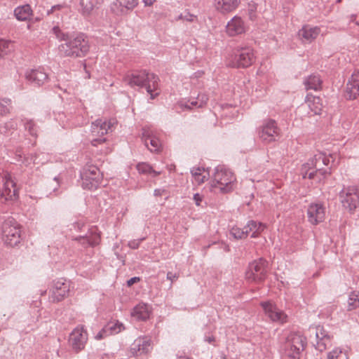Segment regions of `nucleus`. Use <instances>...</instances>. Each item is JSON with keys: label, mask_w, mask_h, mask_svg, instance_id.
I'll return each instance as SVG.
<instances>
[{"label": "nucleus", "mask_w": 359, "mask_h": 359, "mask_svg": "<svg viewBox=\"0 0 359 359\" xmlns=\"http://www.w3.org/2000/svg\"><path fill=\"white\" fill-rule=\"evenodd\" d=\"M330 166L334 164V157L332 154L327 156L325 153L318 152L309 161L302 165L301 175L304 179L309 178L317 182H320L327 174L324 165Z\"/></svg>", "instance_id": "obj_1"}, {"label": "nucleus", "mask_w": 359, "mask_h": 359, "mask_svg": "<svg viewBox=\"0 0 359 359\" xmlns=\"http://www.w3.org/2000/svg\"><path fill=\"white\" fill-rule=\"evenodd\" d=\"M236 182L234 174L224 165H218L210 182V189L216 194H226L233 190Z\"/></svg>", "instance_id": "obj_2"}, {"label": "nucleus", "mask_w": 359, "mask_h": 359, "mask_svg": "<svg viewBox=\"0 0 359 359\" xmlns=\"http://www.w3.org/2000/svg\"><path fill=\"white\" fill-rule=\"evenodd\" d=\"M123 80L130 87L144 88L151 100L157 96V79L153 73L145 71L131 72L126 74Z\"/></svg>", "instance_id": "obj_3"}, {"label": "nucleus", "mask_w": 359, "mask_h": 359, "mask_svg": "<svg viewBox=\"0 0 359 359\" xmlns=\"http://www.w3.org/2000/svg\"><path fill=\"white\" fill-rule=\"evenodd\" d=\"M67 41L65 43H62L59 50L61 54L70 57H83L90 50V45L88 38L81 34L69 39L63 37Z\"/></svg>", "instance_id": "obj_4"}, {"label": "nucleus", "mask_w": 359, "mask_h": 359, "mask_svg": "<svg viewBox=\"0 0 359 359\" xmlns=\"http://www.w3.org/2000/svg\"><path fill=\"white\" fill-rule=\"evenodd\" d=\"M306 344V338L299 333H292L287 337L284 355L290 359H299L301 352Z\"/></svg>", "instance_id": "obj_5"}, {"label": "nucleus", "mask_w": 359, "mask_h": 359, "mask_svg": "<svg viewBox=\"0 0 359 359\" xmlns=\"http://www.w3.org/2000/svg\"><path fill=\"white\" fill-rule=\"evenodd\" d=\"M116 123V122L114 119H100L93 122L91 126V133L93 136L91 139L92 144L96 147L100 144L104 143L106 141L105 138L97 137H102L109 131H111Z\"/></svg>", "instance_id": "obj_6"}, {"label": "nucleus", "mask_w": 359, "mask_h": 359, "mask_svg": "<svg viewBox=\"0 0 359 359\" xmlns=\"http://www.w3.org/2000/svg\"><path fill=\"white\" fill-rule=\"evenodd\" d=\"M267 262L263 259L250 263L245 272L248 281L259 283L265 280L267 273Z\"/></svg>", "instance_id": "obj_7"}, {"label": "nucleus", "mask_w": 359, "mask_h": 359, "mask_svg": "<svg viewBox=\"0 0 359 359\" xmlns=\"http://www.w3.org/2000/svg\"><path fill=\"white\" fill-rule=\"evenodd\" d=\"M102 179V174L95 165L85 168L81 173L82 187L86 189H96L101 184Z\"/></svg>", "instance_id": "obj_8"}, {"label": "nucleus", "mask_w": 359, "mask_h": 359, "mask_svg": "<svg viewBox=\"0 0 359 359\" xmlns=\"http://www.w3.org/2000/svg\"><path fill=\"white\" fill-rule=\"evenodd\" d=\"M233 54L234 58L230 64L233 67L246 68L255 61L254 50L250 47H238Z\"/></svg>", "instance_id": "obj_9"}, {"label": "nucleus", "mask_w": 359, "mask_h": 359, "mask_svg": "<svg viewBox=\"0 0 359 359\" xmlns=\"http://www.w3.org/2000/svg\"><path fill=\"white\" fill-rule=\"evenodd\" d=\"M2 241L8 246H16L20 242V229L17 222L6 221L2 225Z\"/></svg>", "instance_id": "obj_10"}, {"label": "nucleus", "mask_w": 359, "mask_h": 359, "mask_svg": "<svg viewBox=\"0 0 359 359\" xmlns=\"http://www.w3.org/2000/svg\"><path fill=\"white\" fill-rule=\"evenodd\" d=\"M259 137L264 143H271L276 141L280 135V129L276 121L267 119L264 121L259 128Z\"/></svg>", "instance_id": "obj_11"}, {"label": "nucleus", "mask_w": 359, "mask_h": 359, "mask_svg": "<svg viewBox=\"0 0 359 359\" xmlns=\"http://www.w3.org/2000/svg\"><path fill=\"white\" fill-rule=\"evenodd\" d=\"M341 203L350 212L354 211L359 205V196L355 187L344 188L339 193Z\"/></svg>", "instance_id": "obj_12"}, {"label": "nucleus", "mask_w": 359, "mask_h": 359, "mask_svg": "<svg viewBox=\"0 0 359 359\" xmlns=\"http://www.w3.org/2000/svg\"><path fill=\"white\" fill-rule=\"evenodd\" d=\"M70 292V282L64 278H60L53 282L50 290V299L53 302H59L67 297Z\"/></svg>", "instance_id": "obj_13"}, {"label": "nucleus", "mask_w": 359, "mask_h": 359, "mask_svg": "<svg viewBox=\"0 0 359 359\" xmlns=\"http://www.w3.org/2000/svg\"><path fill=\"white\" fill-rule=\"evenodd\" d=\"M18 198V190L11 175L6 173L3 177V186L0 189V200L1 201H13Z\"/></svg>", "instance_id": "obj_14"}, {"label": "nucleus", "mask_w": 359, "mask_h": 359, "mask_svg": "<svg viewBox=\"0 0 359 359\" xmlns=\"http://www.w3.org/2000/svg\"><path fill=\"white\" fill-rule=\"evenodd\" d=\"M88 341V333L83 326H77L71 332L69 343L71 347L76 352L84 348Z\"/></svg>", "instance_id": "obj_15"}, {"label": "nucleus", "mask_w": 359, "mask_h": 359, "mask_svg": "<svg viewBox=\"0 0 359 359\" xmlns=\"http://www.w3.org/2000/svg\"><path fill=\"white\" fill-rule=\"evenodd\" d=\"M153 348L151 339L147 337H138L130 345L129 352L135 357L142 356Z\"/></svg>", "instance_id": "obj_16"}, {"label": "nucleus", "mask_w": 359, "mask_h": 359, "mask_svg": "<svg viewBox=\"0 0 359 359\" xmlns=\"http://www.w3.org/2000/svg\"><path fill=\"white\" fill-rule=\"evenodd\" d=\"M326 210L320 203H313L309 205L307 209L308 221L313 225H317L324 221Z\"/></svg>", "instance_id": "obj_17"}, {"label": "nucleus", "mask_w": 359, "mask_h": 359, "mask_svg": "<svg viewBox=\"0 0 359 359\" xmlns=\"http://www.w3.org/2000/svg\"><path fill=\"white\" fill-rule=\"evenodd\" d=\"M265 314L273 322H277L283 324L287 322V316L271 302H264L261 303Z\"/></svg>", "instance_id": "obj_18"}, {"label": "nucleus", "mask_w": 359, "mask_h": 359, "mask_svg": "<svg viewBox=\"0 0 359 359\" xmlns=\"http://www.w3.org/2000/svg\"><path fill=\"white\" fill-rule=\"evenodd\" d=\"M246 27L241 17L235 15L226 24L225 32L229 36H236L245 33Z\"/></svg>", "instance_id": "obj_19"}, {"label": "nucleus", "mask_w": 359, "mask_h": 359, "mask_svg": "<svg viewBox=\"0 0 359 359\" xmlns=\"http://www.w3.org/2000/svg\"><path fill=\"white\" fill-rule=\"evenodd\" d=\"M137 5V0H115L111 6V11L117 15L126 14Z\"/></svg>", "instance_id": "obj_20"}, {"label": "nucleus", "mask_w": 359, "mask_h": 359, "mask_svg": "<svg viewBox=\"0 0 359 359\" xmlns=\"http://www.w3.org/2000/svg\"><path fill=\"white\" fill-rule=\"evenodd\" d=\"M346 95L349 100H355L359 95V70L355 71L348 79Z\"/></svg>", "instance_id": "obj_21"}, {"label": "nucleus", "mask_w": 359, "mask_h": 359, "mask_svg": "<svg viewBox=\"0 0 359 359\" xmlns=\"http://www.w3.org/2000/svg\"><path fill=\"white\" fill-rule=\"evenodd\" d=\"M316 348L320 352L325 351L332 344L330 337L322 326L318 325L316 327Z\"/></svg>", "instance_id": "obj_22"}, {"label": "nucleus", "mask_w": 359, "mask_h": 359, "mask_svg": "<svg viewBox=\"0 0 359 359\" xmlns=\"http://www.w3.org/2000/svg\"><path fill=\"white\" fill-rule=\"evenodd\" d=\"M320 33V27L317 26L313 27L309 25H306L299 30L298 35L303 42L311 43L318 37Z\"/></svg>", "instance_id": "obj_23"}, {"label": "nucleus", "mask_w": 359, "mask_h": 359, "mask_svg": "<svg viewBox=\"0 0 359 359\" xmlns=\"http://www.w3.org/2000/svg\"><path fill=\"white\" fill-rule=\"evenodd\" d=\"M241 3V0H214L213 6L218 12L226 14L235 11Z\"/></svg>", "instance_id": "obj_24"}, {"label": "nucleus", "mask_w": 359, "mask_h": 359, "mask_svg": "<svg viewBox=\"0 0 359 359\" xmlns=\"http://www.w3.org/2000/svg\"><path fill=\"white\" fill-rule=\"evenodd\" d=\"M306 104L310 111L309 116L320 114L323 109V103L319 97L308 94L305 100Z\"/></svg>", "instance_id": "obj_25"}, {"label": "nucleus", "mask_w": 359, "mask_h": 359, "mask_svg": "<svg viewBox=\"0 0 359 359\" xmlns=\"http://www.w3.org/2000/svg\"><path fill=\"white\" fill-rule=\"evenodd\" d=\"M142 139L145 146L151 151H157V140L154 130L150 127H145L143 129Z\"/></svg>", "instance_id": "obj_26"}, {"label": "nucleus", "mask_w": 359, "mask_h": 359, "mask_svg": "<svg viewBox=\"0 0 359 359\" xmlns=\"http://www.w3.org/2000/svg\"><path fill=\"white\" fill-rule=\"evenodd\" d=\"M151 313V307L147 304L140 303L133 309L131 316L137 320H146L149 318Z\"/></svg>", "instance_id": "obj_27"}, {"label": "nucleus", "mask_w": 359, "mask_h": 359, "mask_svg": "<svg viewBox=\"0 0 359 359\" xmlns=\"http://www.w3.org/2000/svg\"><path fill=\"white\" fill-rule=\"evenodd\" d=\"M25 79L32 83L40 86L47 81L48 76L41 69H31L26 72Z\"/></svg>", "instance_id": "obj_28"}, {"label": "nucleus", "mask_w": 359, "mask_h": 359, "mask_svg": "<svg viewBox=\"0 0 359 359\" xmlns=\"http://www.w3.org/2000/svg\"><path fill=\"white\" fill-rule=\"evenodd\" d=\"M322 79L320 76L316 74H311L304 79V86L306 90H319L322 87Z\"/></svg>", "instance_id": "obj_29"}, {"label": "nucleus", "mask_w": 359, "mask_h": 359, "mask_svg": "<svg viewBox=\"0 0 359 359\" xmlns=\"http://www.w3.org/2000/svg\"><path fill=\"white\" fill-rule=\"evenodd\" d=\"M266 228V225L263 223L258 222L254 220L249 221L246 226H245V229L247 231V233H252V238H257L259 235L264 231Z\"/></svg>", "instance_id": "obj_30"}, {"label": "nucleus", "mask_w": 359, "mask_h": 359, "mask_svg": "<svg viewBox=\"0 0 359 359\" xmlns=\"http://www.w3.org/2000/svg\"><path fill=\"white\" fill-rule=\"evenodd\" d=\"M15 18L20 21H25L29 20L33 15L32 9L28 4L18 6L14 10Z\"/></svg>", "instance_id": "obj_31"}, {"label": "nucleus", "mask_w": 359, "mask_h": 359, "mask_svg": "<svg viewBox=\"0 0 359 359\" xmlns=\"http://www.w3.org/2000/svg\"><path fill=\"white\" fill-rule=\"evenodd\" d=\"M208 97L205 94H198L196 99H193L191 101L185 102L184 104L181 102L180 105L185 108L192 109L194 107H202L207 103Z\"/></svg>", "instance_id": "obj_32"}, {"label": "nucleus", "mask_w": 359, "mask_h": 359, "mask_svg": "<svg viewBox=\"0 0 359 359\" xmlns=\"http://www.w3.org/2000/svg\"><path fill=\"white\" fill-rule=\"evenodd\" d=\"M105 327L109 335L118 334L125 330L124 325L116 320L109 321Z\"/></svg>", "instance_id": "obj_33"}, {"label": "nucleus", "mask_w": 359, "mask_h": 359, "mask_svg": "<svg viewBox=\"0 0 359 359\" xmlns=\"http://www.w3.org/2000/svg\"><path fill=\"white\" fill-rule=\"evenodd\" d=\"M205 172V169L200 167L193 168L191 170L193 180L197 184H201L205 182L207 177L206 175L204 174Z\"/></svg>", "instance_id": "obj_34"}, {"label": "nucleus", "mask_w": 359, "mask_h": 359, "mask_svg": "<svg viewBox=\"0 0 359 359\" xmlns=\"http://www.w3.org/2000/svg\"><path fill=\"white\" fill-rule=\"evenodd\" d=\"M81 11L83 15H90L97 7V0H81Z\"/></svg>", "instance_id": "obj_35"}, {"label": "nucleus", "mask_w": 359, "mask_h": 359, "mask_svg": "<svg viewBox=\"0 0 359 359\" xmlns=\"http://www.w3.org/2000/svg\"><path fill=\"white\" fill-rule=\"evenodd\" d=\"M14 50L13 42L10 40L0 39V57H4Z\"/></svg>", "instance_id": "obj_36"}, {"label": "nucleus", "mask_w": 359, "mask_h": 359, "mask_svg": "<svg viewBox=\"0 0 359 359\" xmlns=\"http://www.w3.org/2000/svg\"><path fill=\"white\" fill-rule=\"evenodd\" d=\"M196 20L197 16L196 15L191 13L189 10H185L184 13L175 16L172 21L177 22L181 20L182 22H193Z\"/></svg>", "instance_id": "obj_37"}, {"label": "nucleus", "mask_w": 359, "mask_h": 359, "mask_svg": "<svg viewBox=\"0 0 359 359\" xmlns=\"http://www.w3.org/2000/svg\"><path fill=\"white\" fill-rule=\"evenodd\" d=\"M359 307V291L350 293L348 299V310H353Z\"/></svg>", "instance_id": "obj_38"}, {"label": "nucleus", "mask_w": 359, "mask_h": 359, "mask_svg": "<svg viewBox=\"0 0 359 359\" xmlns=\"http://www.w3.org/2000/svg\"><path fill=\"white\" fill-rule=\"evenodd\" d=\"M79 241L83 245L86 246V245H88L90 246H95L100 243V236L98 233H95V234L92 235L90 238H86L83 237V238H80Z\"/></svg>", "instance_id": "obj_39"}, {"label": "nucleus", "mask_w": 359, "mask_h": 359, "mask_svg": "<svg viewBox=\"0 0 359 359\" xmlns=\"http://www.w3.org/2000/svg\"><path fill=\"white\" fill-rule=\"evenodd\" d=\"M327 359H348L346 351L341 348H334L327 354Z\"/></svg>", "instance_id": "obj_40"}, {"label": "nucleus", "mask_w": 359, "mask_h": 359, "mask_svg": "<svg viewBox=\"0 0 359 359\" xmlns=\"http://www.w3.org/2000/svg\"><path fill=\"white\" fill-rule=\"evenodd\" d=\"M230 235L236 239H242L247 237V231L243 229H241L237 226H233L230 231Z\"/></svg>", "instance_id": "obj_41"}, {"label": "nucleus", "mask_w": 359, "mask_h": 359, "mask_svg": "<svg viewBox=\"0 0 359 359\" xmlns=\"http://www.w3.org/2000/svg\"><path fill=\"white\" fill-rule=\"evenodd\" d=\"M11 101L9 99L0 100V114L6 115L10 113Z\"/></svg>", "instance_id": "obj_42"}, {"label": "nucleus", "mask_w": 359, "mask_h": 359, "mask_svg": "<svg viewBox=\"0 0 359 359\" xmlns=\"http://www.w3.org/2000/svg\"><path fill=\"white\" fill-rule=\"evenodd\" d=\"M137 169L140 173H149L151 170V166L147 163H139L137 165Z\"/></svg>", "instance_id": "obj_43"}, {"label": "nucleus", "mask_w": 359, "mask_h": 359, "mask_svg": "<svg viewBox=\"0 0 359 359\" xmlns=\"http://www.w3.org/2000/svg\"><path fill=\"white\" fill-rule=\"evenodd\" d=\"M109 336L107 330L105 326L95 335V338L97 340H101Z\"/></svg>", "instance_id": "obj_44"}, {"label": "nucleus", "mask_w": 359, "mask_h": 359, "mask_svg": "<svg viewBox=\"0 0 359 359\" xmlns=\"http://www.w3.org/2000/svg\"><path fill=\"white\" fill-rule=\"evenodd\" d=\"M193 200L195 203V204L197 205V206H201V203L203 200V197L202 195H201L200 194L198 193H196L193 196Z\"/></svg>", "instance_id": "obj_45"}, {"label": "nucleus", "mask_w": 359, "mask_h": 359, "mask_svg": "<svg viewBox=\"0 0 359 359\" xmlns=\"http://www.w3.org/2000/svg\"><path fill=\"white\" fill-rule=\"evenodd\" d=\"M140 278L138 277H133L130 279H129L128 281H127V284L128 286H132L133 284L137 283L140 281Z\"/></svg>", "instance_id": "obj_46"}, {"label": "nucleus", "mask_w": 359, "mask_h": 359, "mask_svg": "<svg viewBox=\"0 0 359 359\" xmlns=\"http://www.w3.org/2000/svg\"><path fill=\"white\" fill-rule=\"evenodd\" d=\"M178 276L176 274H172L171 272L167 273V278L172 283L174 280H177Z\"/></svg>", "instance_id": "obj_47"}, {"label": "nucleus", "mask_w": 359, "mask_h": 359, "mask_svg": "<svg viewBox=\"0 0 359 359\" xmlns=\"http://www.w3.org/2000/svg\"><path fill=\"white\" fill-rule=\"evenodd\" d=\"M351 19L356 25H359V12L357 14L352 15Z\"/></svg>", "instance_id": "obj_48"}, {"label": "nucleus", "mask_w": 359, "mask_h": 359, "mask_svg": "<svg viewBox=\"0 0 359 359\" xmlns=\"http://www.w3.org/2000/svg\"><path fill=\"white\" fill-rule=\"evenodd\" d=\"M205 341L211 344L215 341V337L213 336L206 337L205 338Z\"/></svg>", "instance_id": "obj_49"}, {"label": "nucleus", "mask_w": 359, "mask_h": 359, "mask_svg": "<svg viewBox=\"0 0 359 359\" xmlns=\"http://www.w3.org/2000/svg\"><path fill=\"white\" fill-rule=\"evenodd\" d=\"M62 6L61 5H56L51 8L50 12L53 13L56 10H60Z\"/></svg>", "instance_id": "obj_50"}, {"label": "nucleus", "mask_w": 359, "mask_h": 359, "mask_svg": "<svg viewBox=\"0 0 359 359\" xmlns=\"http://www.w3.org/2000/svg\"><path fill=\"white\" fill-rule=\"evenodd\" d=\"M155 0H144L145 6H151Z\"/></svg>", "instance_id": "obj_51"}, {"label": "nucleus", "mask_w": 359, "mask_h": 359, "mask_svg": "<svg viewBox=\"0 0 359 359\" xmlns=\"http://www.w3.org/2000/svg\"><path fill=\"white\" fill-rule=\"evenodd\" d=\"M128 245L132 248H137V245H138V244L135 242H130V243H129Z\"/></svg>", "instance_id": "obj_52"}, {"label": "nucleus", "mask_w": 359, "mask_h": 359, "mask_svg": "<svg viewBox=\"0 0 359 359\" xmlns=\"http://www.w3.org/2000/svg\"><path fill=\"white\" fill-rule=\"evenodd\" d=\"M177 359H191L187 356H179Z\"/></svg>", "instance_id": "obj_53"}, {"label": "nucleus", "mask_w": 359, "mask_h": 359, "mask_svg": "<svg viewBox=\"0 0 359 359\" xmlns=\"http://www.w3.org/2000/svg\"><path fill=\"white\" fill-rule=\"evenodd\" d=\"M53 31H54V32H55L56 34H57V32H60L59 29H58V28H57V27H55V28L53 29ZM57 37H59V36H58V35H57Z\"/></svg>", "instance_id": "obj_54"}, {"label": "nucleus", "mask_w": 359, "mask_h": 359, "mask_svg": "<svg viewBox=\"0 0 359 359\" xmlns=\"http://www.w3.org/2000/svg\"><path fill=\"white\" fill-rule=\"evenodd\" d=\"M220 359H226L225 356L222 354L220 356Z\"/></svg>", "instance_id": "obj_55"}, {"label": "nucleus", "mask_w": 359, "mask_h": 359, "mask_svg": "<svg viewBox=\"0 0 359 359\" xmlns=\"http://www.w3.org/2000/svg\"><path fill=\"white\" fill-rule=\"evenodd\" d=\"M304 107V106H301L299 109H302Z\"/></svg>", "instance_id": "obj_56"}, {"label": "nucleus", "mask_w": 359, "mask_h": 359, "mask_svg": "<svg viewBox=\"0 0 359 359\" xmlns=\"http://www.w3.org/2000/svg\"><path fill=\"white\" fill-rule=\"evenodd\" d=\"M340 1H341V0H337V2H340Z\"/></svg>", "instance_id": "obj_57"}]
</instances>
